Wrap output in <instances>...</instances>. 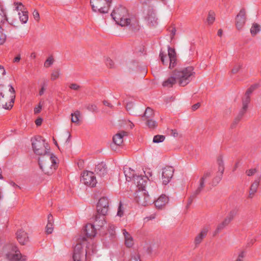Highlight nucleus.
<instances>
[{"mask_svg": "<svg viewBox=\"0 0 261 261\" xmlns=\"http://www.w3.org/2000/svg\"><path fill=\"white\" fill-rule=\"evenodd\" d=\"M168 55L167 57L166 54H165L162 50L160 53V58L162 64L164 65H167L168 63V60H169V66L170 69H172L175 67L177 64V58L176 54L174 48L170 47L168 48Z\"/></svg>", "mask_w": 261, "mask_h": 261, "instance_id": "obj_7", "label": "nucleus"}, {"mask_svg": "<svg viewBox=\"0 0 261 261\" xmlns=\"http://www.w3.org/2000/svg\"><path fill=\"white\" fill-rule=\"evenodd\" d=\"M81 182L87 186L94 187L97 184L96 177L93 172L85 171L82 174Z\"/></svg>", "mask_w": 261, "mask_h": 261, "instance_id": "obj_10", "label": "nucleus"}, {"mask_svg": "<svg viewBox=\"0 0 261 261\" xmlns=\"http://www.w3.org/2000/svg\"><path fill=\"white\" fill-rule=\"evenodd\" d=\"M54 60L52 56L49 57L45 61L44 66L47 68L50 66L54 63Z\"/></svg>", "mask_w": 261, "mask_h": 261, "instance_id": "obj_44", "label": "nucleus"}, {"mask_svg": "<svg viewBox=\"0 0 261 261\" xmlns=\"http://www.w3.org/2000/svg\"><path fill=\"white\" fill-rule=\"evenodd\" d=\"M134 104L132 102H129L126 103V109L127 111H130L133 107Z\"/></svg>", "mask_w": 261, "mask_h": 261, "instance_id": "obj_59", "label": "nucleus"}, {"mask_svg": "<svg viewBox=\"0 0 261 261\" xmlns=\"http://www.w3.org/2000/svg\"><path fill=\"white\" fill-rule=\"evenodd\" d=\"M147 177L137 175L133 180L134 183L138 188L139 190H145L144 188L146 183Z\"/></svg>", "mask_w": 261, "mask_h": 261, "instance_id": "obj_21", "label": "nucleus"}, {"mask_svg": "<svg viewBox=\"0 0 261 261\" xmlns=\"http://www.w3.org/2000/svg\"><path fill=\"white\" fill-rule=\"evenodd\" d=\"M257 172V170L255 168L250 169L246 171V173L248 176L253 175Z\"/></svg>", "mask_w": 261, "mask_h": 261, "instance_id": "obj_50", "label": "nucleus"}, {"mask_svg": "<svg viewBox=\"0 0 261 261\" xmlns=\"http://www.w3.org/2000/svg\"><path fill=\"white\" fill-rule=\"evenodd\" d=\"M5 20H7L9 24L14 27H17V24L18 23L17 20L16 19L7 18L2 6L0 5V22Z\"/></svg>", "mask_w": 261, "mask_h": 261, "instance_id": "obj_20", "label": "nucleus"}, {"mask_svg": "<svg viewBox=\"0 0 261 261\" xmlns=\"http://www.w3.org/2000/svg\"><path fill=\"white\" fill-rule=\"evenodd\" d=\"M123 214L124 208L123 207V205L122 202L120 201L117 215L119 217H122L123 215Z\"/></svg>", "mask_w": 261, "mask_h": 261, "instance_id": "obj_46", "label": "nucleus"}, {"mask_svg": "<svg viewBox=\"0 0 261 261\" xmlns=\"http://www.w3.org/2000/svg\"><path fill=\"white\" fill-rule=\"evenodd\" d=\"M87 109L92 112H97V107L94 104H89L87 106Z\"/></svg>", "mask_w": 261, "mask_h": 261, "instance_id": "obj_48", "label": "nucleus"}, {"mask_svg": "<svg viewBox=\"0 0 261 261\" xmlns=\"http://www.w3.org/2000/svg\"><path fill=\"white\" fill-rule=\"evenodd\" d=\"M195 74L193 66L175 69L171 75L162 83V86L166 88H171L178 82L180 86L184 87L192 81Z\"/></svg>", "mask_w": 261, "mask_h": 261, "instance_id": "obj_1", "label": "nucleus"}, {"mask_svg": "<svg viewBox=\"0 0 261 261\" xmlns=\"http://www.w3.org/2000/svg\"><path fill=\"white\" fill-rule=\"evenodd\" d=\"M144 249L148 254H151L152 252V248L151 246H146L144 247Z\"/></svg>", "mask_w": 261, "mask_h": 261, "instance_id": "obj_58", "label": "nucleus"}, {"mask_svg": "<svg viewBox=\"0 0 261 261\" xmlns=\"http://www.w3.org/2000/svg\"><path fill=\"white\" fill-rule=\"evenodd\" d=\"M165 137L163 135H158L153 137V142L154 143H160L164 141Z\"/></svg>", "mask_w": 261, "mask_h": 261, "instance_id": "obj_42", "label": "nucleus"}, {"mask_svg": "<svg viewBox=\"0 0 261 261\" xmlns=\"http://www.w3.org/2000/svg\"><path fill=\"white\" fill-rule=\"evenodd\" d=\"M168 202V197L165 195H162L156 201H154L155 206L158 208H161Z\"/></svg>", "mask_w": 261, "mask_h": 261, "instance_id": "obj_27", "label": "nucleus"}, {"mask_svg": "<svg viewBox=\"0 0 261 261\" xmlns=\"http://www.w3.org/2000/svg\"><path fill=\"white\" fill-rule=\"evenodd\" d=\"M45 87H46V85H45V84L44 83L42 87H41V88L40 89V91H39V95H42L44 94V91H45Z\"/></svg>", "mask_w": 261, "mask_h": 261, "instance_id": "obj_62", "label": "nucleus"}, {"mask_svg": "<svg viewBox=\"0 0 261 261\" xmlns=\"http://www.w3.org/2000/svg\"><path fill=\"white\" fill-rule=\"evenodd\" d=\"M247 110L248 108L242 106L238 115L234 118L233 122L231 124V127L232 128L234 127L239 122V121L243 118L244 115L246 113Z\"/></svg>", "mask_w": 261, "mask_h": 261, "instance_id": "obj_25", "label": "nucleus"}, {"mask_svg": "<svg viewBox=\"0 0 261 261\" xmlns=\"http://www.w3.org/2000/svg\"><path fill=\"white\" fill-rule=\"evenodd\" d=\"M226 227L225 225H224L222 222L220 223L218 226H217V227L216 228V230L215 231V232L216 233H218L219 232V231H220L221 230H222V229H223L225 227Z\"/></svg>", "mask_w": 261, "mask_h": 261, "instance_id": "obj_52", "label": "nucleus"}, {"mask_svg": "<svg viewBox=\"0 0 261 261\" xmlns=\"http://www.w3.org/2000/svg\"><path fill=\"white\" fill-rule=\"evenodd\" d=\"M80 117V112L79 111H75L71 114V122L78 124L79 123V118Z\"/></svg>", "mask_w": 261, "mask_h": 261, "instance_id": "obj_38", "label": "nucleus"}, {"mask_svg": "<svg viewBox=\"0 0 261 261\" xmlns=\"http://www.w3.org/2000/svg\"><path fill=\"white\" fill-rule=\"evenodd\" d=\"M111 16L117 23L121 26H127L130 25L132 21H136V19L130 17L126 8L122 6L115 9L111 13Z\"/></svg>", "mask_w": 261, "mask_h": 261, "instance_id": "obj_3", "label": "nucleus"}, {"mask_svg": "<svg viewBox=\"0 0 261 261\" xmlns=\"http://www.w3.org/2000/svg\"><path fill=\"white\" fill-rule=\"evenodd\" d=\"M7 88L3 85H0V107L9 110L11 109L14 102L15 96H10V98L8 99L5 97L4 92L7 91Z\"/></svg>", "mask_w": 261, "mask_h": 261, "instance_id": "obj_9", "label": "nucleus"}, {"mask_svg": "<svg viewBox=\"0 0 261 261\" xmlns=\"http://www.w3.org/2000/svg\"><path fill=\"white\" fill-rule=\"evenodd\" d=\"M170 135L174 137H176L178 136V133L176 129H171L170 130Z\"/></svg>", "mask_w": 261, "mask_h": 261, "instance_id": "obj_61", "label": "nucleus"}, {"mask_svg": "<svg viewBox=\"0 0 261 261\" xmlns=\"http://www.w3.org/2000/svg\"><path fill=\"white\" fill-rule=\"evenodd\" d=\"M259 179L255 180L251 185L249 195L248 196V198H252L257 191L258 187L259 185Z\"/></svg>", "mask_w": 261, "mask_h": 261, "instance_id": "obj_26", "label": "nucleus"}, {"mask_svg": "<svg viewBox=\"0 0 261 261\" xmlns=\"http://www.w3.org/2000/svg\"><path fill=\"white\" fill-rule=\"evenodd\" d=\"M146 124L150 129H154L158 126V122L152 118L146 120Z\"/></svg>", "mask_w": 261, "mask_h": 261, "instance_id": "obj_37", "label": "nucleus"}, {"mask_svg": "<svg viewBox=\"0 0 261 261\" xmlns=\"http://www.w3.org/2000/svg\"><path fill=\"white\" fill-rule=\"evenodd\" d=\"M32 144L35 153L40 156L50 153L48 144L41 136L36 137Z\"/></svg>", "mask_w": 261, "mask_h": 261, "instance_id": "obj_6", "label": "nucleus"}, {"mask_svg": "<svg viewBox=\"0 0 261 261\" xmlns=\"http://www.w3.org/2000/svg\"><path fill=\"white\" fill-rule=\"evenodd\" d=\"M86 237L88 239H92L96 234V229L94 227V225L92 224H87L84 229Z\"/></svg>", "mask_w": 261, "mask_h": 261, "instance_id": "obj_22", "label": "nucleus"}, {"mask_svg": "<svg viewBox=\"0 0 261 261\" xmlns=\"http://www.w3.org/2000/svg\"><path fill=\"white\" fill-rule=\"evenodd\" d=\"M246 21V10L242 8L240 10L236 17V27L238 30L242 29Z\"/></svg>", "mask_w": 261, "mask_h": 261, "instance_id": "obj_11", "label": "nucleus"}, {"mask_svg": "<svg viewBox=\"0 0 261 261\" xmlns=\"http://www.w3.org/2000/svg\"><path fill=\"white\" fill-rule=\"evenodd\" d=\"M250 102V97L244 95L242 98V106L248 108V105Z\"/></svg>", "mask_w": 261, "mask_h": 261, "instance_id": "obj_41", "label": "nucleus"}, {"mask_svg": "<svg viewBox=\"0 0 261 261\" xmlns=\"http://www.w3.org/2000/svg\"><path fill=\"white\" fill-rule=\"evenodd\" d=\"M107 214H102L101 213L96 212V213L93 217V225L97 227V229L102 228L106 224L105 216Z\"/></svg>", "mask_w": 261, "mask_h": 261, "instance_id": "obj_15", "label": "nucleus"}, {"mask_svg": "<svg viewBox=\"0 0 261 261\" xmlns=\"http://www.w3.org/2000/svg\"><path fill=\"white\" fill-rule=\"evenodd\" d=\"M69 88L72 90L78 91L80 90L81 86L77 84L72 83L70 85Z\"/></svg>", "mask_w": 261, "mask_h": 261, "instance_id": "obj_51", "label": "nucleus"}, {"mask_svg": "<svg viewBox=\"0 0 261 261\" xmlns=\"http://www.w3.org/2000/svg\"><path fill=\"white\" fill-rule=\"evenodd\" d=\"M53 224V216L51 214H49L47 217V224L46 226V232L47 234H50L53 232L54 230Z\"/></svg>", "mask_w": 261, "mask_h": 261, "instance_id": "obj_29", "label": "nucleus"}, {"mask_svg": "<svg viewBox=\"0 0 261 261\" xmlns=\"http://www.w3.org/2000/svg\"><path fill=\"white\" fill-rule=\"evenodd\" d=\"M95 172L100 176H104L107 174V167L103 163L97 165L95 168Z\"/></svg>", "mask_w": 261, "mask_h": 261, "instance_id": "obj_24", "label": "nucleus"}, {"mask_svg": "<svg viewBox=\"0 0 261 261\" xmlns=\"http://www.w3.org/2000/svg\"><path fill=\"white\" fill-rule=\"evenodd\" d=\"M123 234L125 239L124 245H133V239L130 234L125 229H123Z\"/></svg>", "mask_w": 261, "mask_h": 261, "instance_id": "obj_30", "label": "nucleus"}, {"mask_svg": "<svg viewBox=\"0 0 261 261\" xmlns=\"http://www.w3.org/2000/svg\"><path fill=\"white\" fill-rule=\"evenodd\" d=\"M237 214V210L236 209H233L228 213L226 217L229 219L231 221H232L234 218V217L236 216Z\"/></svg>", "mask_w": 261, "mask_h": 261, "instance_id": "obj_45", "label": "nucleus"}, {"mask_svg": "<svg viewBox=\"0 0 261 261\" xmlns=\"http://www.w3.org/2000/svg\"><path fill=\"white\" fill-rule=\"evenodd\" d=\"M260 31V26L257 23L254 22L250 29V33L252 36H255Z\"/></svg>", "mask_w": 261, "mask_h": 261, "instance_id": "obj_32", "label": "nucleus"}, {"mask_svg": "<svg viewBox=\"0 0 261 261\" xmlns=\"http://www.w3.org/2000/svg\"><path fill=\"white\" fill-rule=\"evenodd\" d=\"M154 113L153 110L150 107H147L145 111L142 116L143 117L145 118V120L148 119H151L154 117Z\"/></svg>", "mask_w": 261, "mask_h": 261, "instance_id": "obj_31", "label": "nucleus"}, {"mask_svg": "<svg viewBox=\"0 0 261 261\" xmlns=\"http://www.w3.org/2000/svg\"><path fill=\"white\" fill-rule=\"evenodd\" d=\"M217 163L218 165V175L213 178V181L218 184L221 180L224 171V161L221 155L218 156Z\"/></svg>", "mask_w": 261, "mask_h": 261, "instance_id": "obj_14", "label": "nucleus"}, {"mask_svg": "<svg viewBox=\"0 0 261 261\" xmlns=\"http://www.w3.org/2000/svg\"><path fill=\"white\" fill-rule=\"evenodd\" d=\"M20 21L22 23H26L28 20V12L23 11L22 13L20 12L18 13Z\"/></svg>", "mask_w": 261, "mask_h": 261, "instance_id": "obj_35", "label": "nucleus"}, {"mask_svg": "<svg viewBox=\"0 0 261 261\" xmlns=\"http://www.w3.org/2000/svg\"><path fill=\"white\" fill-rule=\"evenodd\" d=\"M258 87V84H255L251 85L246 91L245 95L250 97L253 91Z\"/></svg>", "mask_w": 261, "mask_h": 261, "instance_id": "obj_40", "label": "nucleus"}, {"mask_svg": "<svg viewBox=\"0 0 261 261\" xmlns=\"http://www.w3.org/2000/svg\"><path fill=\"white\" fill-rule=\"evenodd\" d=\"M42 107V106L41 105V103L39 102V103L37 106V107H36L34 108V114H37L41 112Z\"/></svg>", "mask_w": 261, "mask_h": 261, "instance_id": "obj_53", "label": "nucleus"}, {"mask_svg": "<svg viewBox=\"0 0 261 261\" xmlns=\"http://www.w3.org/2000/svg\"><path fill=\"white\" fill-rule=\"evenodd\" d=\"M210 226L208 225L204 226L198 233L194 239V243L195 245L200 244L202 240L206 237L209 230Z\"/></svg>", "mask_w": 261, "mask_h": 261, "instance_id": "obj_18", "label": "nucleus"}, {"mask_svg": "<svg viewBox=\"0 0 261 261\" xmlns=\"http://www.w3.org/2000/svg\"><path fill=\"white\" fill-rule=\"evenodd\" d=\"M212 175V171H206L204 172L203 175L199 179L198 186L196 190L189 197L187 206L190 205L194 199L203 191L205 187L206 183L208 181V179L211 177Z\"/></svg>", "mask_w": 261, "mask_h": 261, "instance_id": "obj_5", "label": "nucleus"}, {"mask_svg": "<svg viewBox=\"0 0 261 261\" xmlns=\"http://www.w3.org/2000/svg\"><path fill=\"white\" fill-rule=\"evenodd\" d=\"M14 5L16 6V10L17 11H19L20 13H22L23 11H26L25 10L24 6L22 4V3L15 2V3H14Z\"/></svg>", "mask_w": 261, "mask_h": 261, "instance_id": "obj_43", "label": "nucleus"}, {"mask_svg": "<svg viewBox=\"0 0 261 261\" xmlns=\"http://www.w3.org/2000/svg\"><path fill=\"white\" fill-rule=\"evenodd\" d=\"M42 119L41 118H38L35 120V124L37 126H40L42 122Z\"/></svg>", "mask_w": 261, "mask_h": 261, "instance_id": "obj_63", "label": "nucleus"}, {"mask_svg": "<svg viewBox=\"0 0 261 261\" xmlns=\"http://www.w3.org/2000/svg\"><path fill=\"white\" fill-rule=\"evenodd\" d=\"M200 106V103L199 102H197L192 106V109L193 111L197 110Z\"/></svg>", "mask_w": 261, "mask_h": 261, "instance_id": "obj_60", "label": "nucleus"}, {"mask_svg": "<svg viewBox=\"0 0 261 261\" xmlns=\"http://www.w3.org/2000/svg\"><path fill=\"white\" fill-rule=\"evenodd\" d=\"M109 201L108 198L103 197L100 198L97 205V212L102 214H107L109 211Z\"/></svg>", "mask_w": 261, "mask_h": 261, "instance_id": "obj_12", "label": "nucleus"}, {"mask_svg": "<svg viewBox=\"0 0 261 261\" xmlns=\"http://www.w3.org/2000/svg\"><path fill=\"white\" fill-rule=\"evenodd\" d=\"M86 240V239L84 237L81 236L78 239H77V242L76 245H82V243H85V241Z\"/></svg>", "mask_w": 261, "mask_h": 261, "instance_id": "obj_54", "label": "nucleus"}, {"mask_svg": "<svg viewBox=\"0 0 261 261\" xmlns=\"http://www.w3.org/2000/svg\"><path fill=\"white\" fill-rule=\"evenodd\" d=\"M2 256L7 261H27V257L23 255L16 246H3Z\"/></svg>", "mask_w": 261, "mask_h": 261, "instance_id": "obj_4", "label": "nucleus"}, {"mask_svg": "<svg viewBox=\"0 0 261 261\" xmlns=\"http://www.w3.org/2000/svg\"><path fill=\"white\" fill-rule=\"evenodd\" d=\"M145 18L150 27H154L158 23L157 18L155 17V14L152 8H148Z\"/></svg>", "mask_w": 261, "mask_h": 261, "instance_id": "obj_16", "label": "nucleus"}, {"mask_svg": "<svg viewBox=\"0 0 261 261\" xmlns=\"http://www.w3.org/2000/svg\"><path fill=\"white\" fill-rule=\"evenodd\" d=\"M16 238L20 245H25L29 243L28 233L22 229H19L16 232Z\"/></svg>", "mask_w": 261, "mask_h": 261, "instance_id": "obj_19", "label": "nucleus"}, {"mask_svg": "<svg viewBox=\"0 0 261 261\" xmlns=\"http://www.w3.org/2000/svg\"><path fill=\"white\" fill-rule=\"evenodd\" d=\"M124 173L127 181H129L134 180L136 175L135 174V171L130 168L125 167L124 168Z\"/></svg>", "mask_w": 261, "mask_h": 261, "instance_id": "obj_28", "label": "nucleus"}, {"mask_svg": "<svg viewBox=\"0 0 261 261\" xmlns=\"http://www.w3.org/2000/svg\"><path fill=\"white\" fill-rule=\"evenodd\" d=\"M127 133L125 131H121L115 135L113 138V144L111 145V147L113 150H115V146H120L123 141V137L127 136Z\"/></svg>", "mask_w": 261, "mask_h": 261, "instance_id": "obj_17", "label": "nucleus"}, {"mask_svg": "<svg viewBox=\"0 0 261 261\" xmlns=\"http://www.w3.org/2000/svg\"><path fill=\"white\" fill-rule=\"evenodd\" d=\"M6 74L4 67L0 65V79Z\"/></svg>", "mask_w": 261, "mask_h": 261, "instance_id": "obj_56", "label": "nucleus"}, {"mask_svg": "<svg viewBox=\"0 0 261 261\" xmlns=\"http://www.w3.org/2000/svg\"><path fill=\"white\" fill-rule=\"evenodd\" d=\"M112 0H90V4L93 11L101 14L109 12Z\"/></svg>", "mask_w": 261, "mask_h": 261, "instance_id": "obj_8", "label": "nucleus"}, {"mask_svg": "<svg viewBox=\"0 0 261 261\" xmlns=\"http://www.w3.org/2000/svg\"><path fill=\"white\" fill-rule=\"evenodd\" d=\"M84 253L82 246H75L72 258L73 261H81V258Z\"/></svg>", "mask_w": 261, "mask_h": 261, "instance_id": "obj_23", "label": "nucleus"}, {"mask_svg": "<svg viewBox=\"0 0 261 261\" xmlns=\"http://www.w3.org/2000/svg\"><path fill=\"white\" fill-rule=\"evenodd\" d=\"M243 63L241 62L235 63L231 70V73L232 74H237L242 68Z\"/></svg>", "mask_w": 261, "mask_h": 261, "instance_id": "obj_33", "label": "nucleus"}, {"mask_svg": "<svg viewBox=\"0 0 261 261\" xmlns=\"http://www.w3.org/2000/svg\"><path fill=\"white\" fill-rule=\"evenodd\" d=\"M60 73L59 71L57 70L53 71L51 74V80L52 81H55L57 79L59 76Z\"/></svg>", "mask_w": 261, "mask_h": 261, "instance_id": "obj_49", "label": "nucleus"}, {"mask_svg": "<svg viewBox=\"0 0 261 261\" xmlns=\"http://www.w3.org/2000/svg\"><path fill=\"white\" fill-rule=\"evenodd\" d=\"M106 64L107 66L110 68H112L114 67V62L110 58H107L106 60Z\"/></svg>", "mask_w": 261, "mask_h": 261, "instance_id": "obj_47", "label": "nucleus"}, {"mask_svg": "<svg viewBox=\"0 0 261 261\" xmlns=\"http://www.w3.org/2000/svg\"><path fill=\"white\" fill-rule=\"evenodd\" d=\"M33 17L34 19L37 21H38L40 19V16L38 12L35 10L33 13Z\"/></svg>", "mask_w": 261, "mask_h": 261, "instance_id": "obj_55", "label": "nucleus"}, {"mask_svg": "<svg viewBox=\"0 0 261 261\" xmlns=\"http://www.w3.org/2000/svg\"><path fill=\"white\" fill-rule=\"evenodd\" d=\"M145 190H139L136 193L135 200L138 204L141 205V200H143L144 196Z\"/></svg>", "mask_w": 261, "mask_h": 261, "instance_id": "obj_34", "label": "nucleus"}, {"mask_svg": "<svg viewBox=\"0 0 261 261\" xmlns=\"http://www.w3.org/2000/svg\"><path fill=\"white\" fill-rule=\"evenodd\" d=\"M231 221L229 219L226 217L222 221V223L226 226L230 223Z\"/></svg>", "mask_w": 261, "mask_h": 261, "instance_id": "obj_64", "label": "nucleus"}, {"mask_svg": "<svg viewBox=\"0 0 261 261\" xmlns=\"http://www.w3.org/2000/svg\"><path fill=\"white\" fill-rule=\"evenodd\" d=\"M152 201L151 200L149 196L147 193H146V190H145L144 196L143 197V200H141V205L143 206H146L151 203Z\"/></svg>", "mask_w": 261, "mask_h": 261, "instance_id": "obj_36", "label": "nucleus"}, {"mask_svg": "<svg viewBox=\"0 0 261 261\" xmlns=\"http://www.w3.org/2000/svg\"><path fill=\"white\" fill-rule=\"evenodd\" d=\"M40 169L47 175L52 174L58 167V159L52 153L46 154L38 159Z\"/></svg>", "mask_w": 261, "mask_h": 261, "instance_id": "obj_2", "label": "nucleus"}, {"mask_svg": "<svg viewBox=\"0 0 261 261\" xmlns=\"http://www.w3.org/2000/svg\"><path fill=\"white\" fill-rule=\"evenodd\" d=\"M174 170L171 166H167L163 169L162 178L164 185H166L170 182L173 177Z\"/></svg>", "mask_w": 261, "mask_h": 261, "instance_id": "obj_13", "label": "nucleus"}, {"mask_svg": "<svg viewBox=\"0 0 261 261\" xmlns=\"http://www.w3.org/2000/svg\"><path fill=\"white\" fill-rule=\"evenodd\" d=\"M109 231L111 234H113L115 232V226L113 224H109Z\"/></svg>", "mask_w": 261, "mask_h": 261, "instance_id": "obj_57", "label": "nucleus"}, {"mask_svg": "<svg viewBox=\"0 0 261 261\" xmlns=\"http://www.w3.org/2000/svg\"><path fill=\"white\" fill-rule=\"evenodd\" d=\"M215 20V14L213 11H210L206 19L207 22L208 24L211 25L213 23Z\"/></svg>", "mask_w": 261, "mask_h": 261, "instance_id": "obj_39", "label": "nucleus"}]
</instances>
